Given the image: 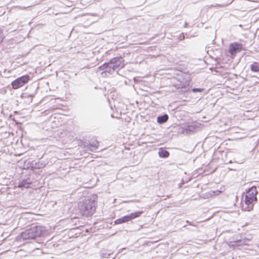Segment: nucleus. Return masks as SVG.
<instances>
[{
    "mask_svg": "<svg viewBox=\"0 0 259 259\" xmlns=\"http://www.w3.org/2000/svg\"><path fill=\"white\" fill-rule=\"evenodd\" d=\"M45 231L44 227L32 224L29 229L23 231L17 236L18 240H27L34 239L41 236Z\"/></svg>",
    "mask_w": 259,
    "mask_h": 259,
    "instance_id": "3",
    "label": "nucleus"
},
{
    "mask_svg": "<svg viewBox=\"0 0 259 259\" xmlns=\"http://www.w3.org/2000/svg\"><path fill=\"white\" fill-rule=\"evenodd\" d=\"M32 179L29 177L26 179L22 180L18 184V187L20 188H28L33 183Z\"/></svg>",
    "mask_w": 259,
    "mask_h": 259,
    "instance_id": "9",
    "label": "nucleus"
},
{
    "mask_svg": "<svg viewBox=\"0 0 259 259\" xmlns=\"http://www.w3.org/2000/svg\"><path fill=\"white\" fill-rule=\"evenodd\" d=\"M99 146V142L97 140H94L92 142H89L87 145V148L88 150L94 152L97 150Z\"/></svg>",
    "mask_w": 259,
    "mask_h": 259,
    "instance_id": "10",
    "label": "nucleus"
},
{
    "mask_svg": "<svg viewBox=\"0 0 259 259\" xmlns=\"http://www.w3.org/2000/svg\"><path fill=\"white\" fill-rule=\"evenodd\" d=\"M103 257L106 258V256H103Z\"/></svg>",
    "mask_w": 259,
    "mask_h": 259,
    "instance_id": "22",
    "label": "nucleus"
},
{
    "mask_svg": "<svg viewBox=\"0 0 259 259\" xmlns=\"http://www.w3.org/2000/svg\"><path fill=\"white\" fill-rule=\"evenodd\" d=\"M169 152L163 149L160 148L158 152V155L160 158H166L169 157Z\"/></svg>",
    "mask_w": 259,
    "mask_h": 259,
    "instance_id": "14",
    "label": "nucleus"
},
{
    "mask_svg": "<svg viewBox=\"0 0 259 259\" xmlns=\"http://www.w3.org/2000/svg\"><path fill=\"white\" fill-rule=\"evenodd\" d=\"M5 37V36L4 33V30L2 28H0V45L2 43Z\"/></svg>",
    "mask_w": 259,
    "mask_h": 259,
    "instance_id": "16",
    "label": "nucleus"
},
{
    "mask_svg": "<svg viewBox=\"0 0 259 259\" xmlns=\"http://www.w3.org/2000/svg\"><path fill=\"white\" fill-rule=\"evenodd\" d=\"M198 128H199V126L196 123H191V124L186 125L185 130L187 134H189L196 131Z\"/></svg>",
    "mask_w": 259,
    "mask_h": 259,
    "instance_id": "11",
    "label": "nucleus"
},
{
    "mask_svg": "<svg viewBox=\"0 0 259 259\" xmlns=\"http://www.w3.org/2000/svg\"><path fill=\"white\" fill-rule=\"evenodd\" d=\"M186 222H187L188 224H189V225H192L191 223V222H190L189 221H186Z\"/></svg>",
    "mask_w": 259,
    "mask_h": 259,
    "instance_id": "21",
    "label": "nucleus"
},
{
    "mask_svg": "<svg viewBox=\"0 0 259 259\" xmlns=\"http://www.w3.org/2000/svg\"><path fill=\"white\" fill-rule=\"evenodd\" d=\"M258 192L256 187L252 186L249 188L245 194L244 202L247 205L244 209L247 211H250L253 209V205L257 201L256 195Z\"/></svg>",
    "mask_w": 259,
    "mask_h": 259,
    "instance_id": "4",
    "label": "nucleus"
},
{
    "mask_svg": "<svg viewBox=\"0 0 259 259\" xmlns=\"http://www.w3.org/2000/svg\"><path fill=\"white\" fill-rule=\"evenodd\" d=\"M228 169H229V170H235V168H231V167H228Z\"/></svg>",
    "mask_w": 259,
    "mask_h": 259,
    "instance_id": "19",
    "label": "nucleus"
},
{
    "mask_svg": "<svg viewBox=\"0 0 259 259\" xmlns=\"http://www.w3.org/2000/svg\"><path fill=\"white\" fill-rule=\"evenodd\" d=\"M188 25V24L187 22H185L184 24V27H187Z\"/></svg>",
    "mask_w": 259,
    "mask_h": 259,
    "instance_id": "20",
    "label": "nucleus"
},
{
    "mask_svg": "<svg viewBox=\"0 0 259 259\" xmlns=\"http://www.w3.org/2000/svg\"><path fill=\"white\" fill-rule=\"evenodd\" d=\"M97 204V195L96 194L86 197L79 201L78 209L82 216L89 217L95 212Z\"/></svg>",
    "mask_w": 259,
    "mask_h": 259,
    "instance_id": "2",
    "label": "nucleus"
},
{
    "mask_svg": "<svg viewBox=\"0 0 259 259\" xmlns=\"http://www.w3.org/2000/svg\"><path fill=\"white\" fill-rule=\"evenodd\" d=\"M250 69L252 71L254 72H259V63L254 62L250 65Z\"/></svg>",
    "mask_w": 259,
    "mask_h": 259,
    "instance_id": "15",
    "label": "nucleus"
},
{
    "mask_svg": "<svg viewBox=\"0 0 259 259\" xmlns=\"http://www.w3.org/2000/svg\"><path fill=\"white\" fill-rule=\"evenodd\" d=\"M185 38L184 33H182L178 37V39L180 41L184 40Z\"/></svg>",
    "mask_w": 259,
    "mask_h": 259,
    "instance_id": "18",
    "label": "nucleus"
},
{
    "mask_svg": "<svg viewBox=\"0 0 259 259\" xmlns=\"http://www.w3.org/2000/svg\"><path fill=\"white\" fill-rule=\"evenodd\" d=\"M143 211H137L122 217L114 221V224L118 225L126 223L140 217L143 214Z\"/></svg>",
    "mask_w": 259,
    "mask_h": 259,
    "instance_id": "5",
    "label": "nucleus"
},
{
    "mask_svg": "<svg viewBox=\"0 0 259 259\" xmlns=\"http://www.w3.org/2000/svg\"><path fill=\"white\" fill-rule=\"evenodd\" d=\"M204 90V89H202V88H194L193 89H192V92L194 93H199V92H203V91Z\"/></svg>",
    "mask_w": 259,
    "mask_h": 259,
    "instance_id": "17",
    "label": "nucleus"
},
{
    "mask_svg": "<svg viewBox=\"0 0 259 259\" xmlns=\"http://www.w3.org/2000/svg\"><path fill=\"white\" fill-rule=\"evenodd\" d=\"M182 80L181 81L182 88L188 86L191 81V77L190 74L184 73L181 76Z\"/></svg>",
    "mask_w": 259,
    "mask_h": 259,
    "instance_id": "8",
    "label": "nucleus"
},
{
    "mask_svg": "<svg viewBox=\"0 0 259 259\" xmlns=\"http://www.w3.org/2000/svg\"><path fill=\"white\" fill-rule=\"evenodd\" d=\"M125 66L124 60L121 57H116L112 58L108 62L104 63L99 66L97 71H101L103 76H109L119 74L118 71Z\"/></svg>",
    "mask_w": 259,
    "mask_h": 259,
    "instance_id": "1",
    "label": "nucleus"
},
{
    "mask_svg": "<svg viewBox=\"0 0 259 259\" xmlns=\"http://www.w3.org/2000/svg\"><path fill=\"white\" fill-rule=\"evenodd\" d=\"M243 50V45L239 42H233L230 45L229 53L232 56H235L237 53Z\"/></svg>",
    "mask_w": 259,
    "mask_h": 259,
    "instance_id": "7",
    "label": "nucleus"
},
{
    "mask_svg": "<svg viewBox=\"0 0 259 259\" xmlns=\"http://www.w3.org/2000/svg\"><path fill=\"white\" fill-rule=\"evenodd\" d=\"M168 118H169L168 115L167 114L164 113L162 115H159L157 116V122L159 124H163V123H165L166 122H167Z\"/></svg>",
    "mask_w": 259,
    "mask_h": 259,
    "instance_id": "13",
    "label": "nucleus"
},
{
    "mask_svg": "<svg viewBox=\"0 0 259 259\" xmlns=\"http://www.w3.org/2000/svg\"><path fill=\"white\" fill-rule=\"evenodd\" d=\"M30 76L29 75H24L18 77L12 82L11 85L12 88L16 90L21 88L28 82Z\"/></svg>",
    "mask_w": 259,
    "mask_h": 259,
    "instance_id": "6",
    "label": "nucleus"
},
{
    "mask_svg": "<svg viewBox=\"0 0 259 259\" xmlns=\"http://www.w3.org/2000/svg\"><path fill=\"white\" fill-rule=\"evenodd\" d=\"M30 166L32 169H40L46 166V163L41 161L35 162L33 161L31 162Z\"/></svg>",
    "mask_w": 259,
    "mask_h": 259,
    "instance_id": "12",
    "label": "nucleus"
}]
</instances>
